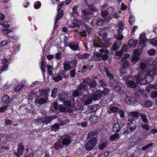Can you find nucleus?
Returning <instances> with one entry per match:
<instances>
[{
	"label": "nucleus",
	"mask_w": 157,
	"mask_h": 157,
	"mask_svg": "<svg viewBox=\"0 0 157 157\" xmlns=\"http://www.w3.org/2000/svg\"><path fill=\"white\" fill-rule=\"evenodd\" d=\"M157 75V69L152 66L144 71H140L136 77L137 81L140 84H144L150 82L152 80L153 77Z\"/></svg>",
	"instance_id": "nucleus-1"
},
{
	"label": "nucleus",
	"mask_w": 157,
	"mask_h": 157,
	"mask_svg": "<svg viewBox=\"0 0 157 157\" xmlns=\"http://www.w3.org/2000/svg\"><path fill=\"white\" fill-rule=\"evenodd\" d=\"M107 34L101 31L99 33V36L94 42V45L95 47H108L111 43L110 39H107Z\"/></svg>",
	"instance_id": "nucleus-2"
},
{
	"label": "nucleus",
	"mask_w": 157,
	"mask_h": 157,
	"mask_svg": "<svg viewBox=\"0 0 157 157\" xmlns=\"http://www.w3.org/2000/svg\"><path fill=\"white\" fill-rule=\"evenodd\" d=\"M16 136L13 134H0V143L5 144L10 141H12L16 137Z\"/></svg>",
	"instance_id": "nucleus-3"
},
{
	"label": "nucleus",
	"mask_w": 157,
	"mask_h": 157,
	"mask_svg": "<svg viewBox=\"0 0 157 157\" xmlns=\"http://www.w3.org/2000/svg\"><path fill=\"white\" fill-rule=\"evenodd\" d=\"M87 88V83L85 82L81 83L79 86L78 89L74 92L73 96L76 97L82 95L84 93V91L86 90Z\"/></svg>",
	"instance_id": "nucleus-4"
},
{
	"label": "nucleus",
	"mask_w": 157,
	"mask_h": 157,
	"mask_svg": "<svg viewBox=\"0 0 157 157\" xmlns=\"http://www.w3.org/2000/svg\"><path fill=\"white\" fill-rule=\"evenodd\" d=\"M63 5V2H62L59 4L58 6V12L57 16L56 18L55 21V27H56L57 26V22L58 21L61 19L63 15V13L62 10H61V8Z\"/></svg>",
	"instance_id": "nucleus-5"
},
{
	"label": "nucleus",
	"mask_w": 157,
	"mask_h": 157,
	"mask_svg": "<svg viewBox=\"0 0 157 157\" xmlns=\"http://www.w3.org/2000/svg\"><path fill=\"white\" fill-rule=\"evenodd\" d=\"M137 75L135 76V80L136 82H134L132 80V77L131 76H128L125 77L126 82L127 85L131 88H135L137 86L139 82H138L136 81V77Z\"/></svg>",
	"instance_id": "nucleus-6"
},
{
	"label": "nucleus",
	"mask_w": 157,
	"mask_h": 157,
	"mask_svg": "<svg viewBox=\"0 0 157 157\" xmlns=\"http://www.w3.org/2000/svg\"><path fill=\"white\" fill-rule=\"evenodd\" d=\"M97 11L95 8L92 6H90L87 9H85L82 10V17L83 19L86 18V16L89 14H92V12H95Z\"/></svg>",
	"instance_id": "nucleus-7"
},
{
	"label": "nucleus",
	"mask_w": 157,
	"mask_h": 157,
	"mask_svg": "<svg viewBox=\"0 0 157 157\" xmlns=\"http://www.w3.org/2000/svg\"><path fill=\"white\" fill-rule=\"evenodd\" d=\"M109 85L116 91H120L121 90V87L119 85V84L113 79H111L110 80Z\"/></svg>",
	"instance_id": "nucleus-8"
},
{
	"label": "nucleus",
	"mask_w": 157,
	"mask_h": 157,
	"mask_svg": "<svg viewBox=\"0 0 157 157\" xmlns=\"http://www.w3.org/2000/svg\"><path fill=\"white\" fill-rule=\"evenodd\" d=\"M97 140L96 138L94 137L88 141L86 145V148L87 150H90L97 144Z\"/></svg>",
	"instance_id": "nucleus-9"
},
{
	"label": "nucleus",
	"mask_w": 157,
	"mask_h": 157,
	"mask_svg": "<svg viewBox=\"0 0 157 157\" xmlns=\"http://www.w3.org/2000/svg\"><path fill=\"white\" fill-rule=\"evenodd\" d=\"M60 140L63 145L65 146L69 145L71 141L70 136L68 135L62 136L60 138Z\"/></svg>",
	"instance_id": "nucleus-10"
},
{
	"label": "nucleus",
	"mask_w": 157,
	"mask_h": 157,
	"mask_svg": "<svg viewBox=\"0 0 157 157\" xmlns=\"http://www.w3.org/2000/svg\"><path fill=\"white\" fill-rule=\"evenodd\" d=\"M139 39L140 40L139 43L141 46L143 48L145 47L146 39L145 37V34L144 33H141L140 34Z\"/></svg>",
	"instance_id": "nucleus-11"
},
{
	"label": "nucleus",
	"mask_w": 157,
	"mask_h": 157,
	"mask_svg": "<svg viewBox=\"0 0 157 157\" xmlns=\"http://www.w3.org/2000/svg\"><path fill=\"white\" fill-rule=\"evenodd\" d=\"M125 102L128 105H133L136 103L137 101L131 96H126L124 98Z\"/></svg>",
	"instance_id": "nucleus-12"
},
{
	"label": "nucleus",
	"mask_w": 157,
	"mask_h": 157,
	"mask_svg": "<svg viewBox=\"0 0 157 157\" xmlns=\"http://www.w3.org/2000/svg\"><path fill=\"white\" fill-rule=\"evenodd\" d=\"M103 95L102 91L100 90H97L95 94L92 96V99L94 101L98 100Z\"/></svg>",
	"instance_id": "nucleus-13"
},
{
	"label": "nucleus",
	"mask_w": 157,
	"mask_h": 157,
	"mask_svg": "<svg viewBox=\"0 0 157 157\" xmlns=\"http://www.w3.org/2000/svg\"><path fill=\"white\" fill-rule=\"evenodd\" d=\"M108 54H102L101 53L95 52H94V56H96L98 58L101 57V59L104 60H106L109 57Z\"/></svg>",
	"instance_id": "nucleus-14"
},
{
	"label": "nucleus",
	"mask_w": 157,
	"mask_h": 157,
	"mask_svg": "<svg viewBox=\"0 0 157 157\" xmlns=\"http://www.w3.org/2000/svg\"><path fill=\"white\" fill-rule=\"evenodd\" d=\"M90 88L88 89L87 90L88 93L89 95L92 94L94 90V87L96 85V83L95 81L91 82L89 84Z\"/></svg>",
	"instance_id": "nucleus-15"
},
{
	"label": "nucleus",
	"mask_w": 157,
	"mask_h": 157,
	"mask_svg": "<svg viewBox=\"0 0 157 157\" xmlns=\"http://www.w3.org/2000/svg\"><path fill=\"white\" fill-rule=\"evenodd\" d=\"M10 101V97L7 95H5L2 98V105H9Z\"/></svg>",
	"instance_id": "nucleus-16"
},
{
	"label": "nucleus",
	"mask_w": 157,
	"mask_h": 157,
	"mask_svg": "<svg viewBox=\"0 0 157 157\" xmlns=\"http://www.w3.org/2000/svg\"><path fill=\"white\" fill-rule=\"evenodd\" d=\"M47 98L36 99L35 101V103L37 106H40L41 105L46 103L47 101Z\"/></svg>",
	"instance_id": "nucleus-17"
},
{
	"label": "nucleus",
	"mask_w": 157,
	"mask_h": 157,
	"mask_svg": "<svg viewBox=\"0 0 157 157\" xmlns=\"http://www.w3.org/2000/svg\"><path fill=\"white\" fill-rule=\"evenodd\" d=\"M119 111V108L113 105H111L109 107L107 112L109 114L117 112Z\"/></svg>",
	"instance_id": "nucleus-18"
},
{
	"label": "nucleus",
	"mask_w": 157,
	"mask_h": 157,
	"mask_svg": "<svg viewBox=\"0 0 157 157\" xmlns=\"http://www.w3.org/2000/svg\"><path fill=\"white\" fill-rule=\"evenodd\" d=\"M82 25V22L80 21H78L76 22L75 21L71 23H68V26L71 28H74L79 27Z\"/></svg>",
	"instance_id": "nucleus-19"
},
{
	"label": "nucleus",
	"mask_w": 157,
	"mask_h": 157,
	"mask_svg": "<svg viewBox=\"0 0 157 157\" xmlns=\"http://www.w3.org/2000/svg\"><path fill=\"white\" fill-rule=\"evenodd\" d=\"M24 150L23 146L21 144H19L17 148V151L15 152L14 153L17 156H19L23 154Z\"/></svg>",
	"instance_id": "nucleus-20"
},
{
	"label": "nucleus",
	"mask_w": 157,
	"mask_h": 157,
	"mask_svg": "<svg viewBox=\"0 0 157 157\" xmlns=\"http://www.w3.org/2000/svg\"><path fill=\"white\" fill-rule=\"evenodd\" d=\"M67 47H69L72 50L76 51L78 49L79 46L78 44H75L74 42L71 41Z\"/></svg>",
	"instance_id": "nucleus-21"
},
{
	"label": "nucleus",
	"mask_w": 157,
	"mask_h": 157,
	"mask_svg": "<svg viewBox=\"0 0 157 157\" xmlns=\"http://www.w3.org/2000/svg\"><path fill=\"white\" fill-rule=\"evenodd\" d=\"M128 125L131 131H133L136 129V124L133 123L132 121L130 119L128 121Z\"/></svg>",
	"instance_id": "nucleus-22"
},
{
	"label": "nucleus",
	"mask_w": 157,
	"mask_h": 157,
	"mask_svg": "<svg viewBox=\"0 0 157 157\" xmlns=\"http://www.w3.org/2000/svg\"><path fill=\"white\" fill-rule=\"evenodd\" d=\"M63 145L62 143V142L61 141V140L60 139L54 145V147L55 150H59L60 148L63 147Z\"/></svg>",
	"instance_id": "nucleus-23"
},
{
	"label": "nucleus",
	"mask_w": 157,
	"mask_h": 157,
	"mask_svg": "<svg viewBox=\"0 0 157 157\" xmlns=\"http://www.w3.org/2000/svg\"><path fill=\"white\" fill-rule=\"evenodd\" d=\"M140 104L142 106L146 107H149L152 105L151 102L149 101L143 100L140 102Z\"/></svg>",
	"instance_id": "nucleus-24"
},
{
	"label": "nucleus",
	"mask_w": 157,
	"mask_h": 157,
	"mask_svg": "<svg viewBox=\"0 0 157 157\" xmlns=\"http://www.w3.org/2000/svg\"><path fill=\"white\" fill-rule=\"evenodd\" d=\"M59 110L61 112L71 113L73 111V109L72 108H67L66 109L63 106H60L59 108Z\"/></svg>",
	"instance_id": "nucleus-25"
},
{
	"label": "nucleus",
	"mask_w": 157,
	"mask_h": 157,
	"mask_svg": "<svg viewBox=\"0 0 157 157\" xmlns=\"http://www.w3.org/2000/svg\"><path fill=\"white\" fill-rule=\"evenodd\" d=\"M137 40H136L131 39L128 41V45L130 47L135 48L137 44Z\"/></svg>",
	"instance_id": "nucleus-26"
},
{
	"label": "nucleus",
	"mask_w": 157,
	"mask_h": 157,
	"mask_svg": "<svg viewBox=\"0 0 157 157\" xmlns=\"http://www.w3.org/2000/svg\"><path fill=\"white\" fill-rule=\"evenodd\" d=\"M120 137V135L118 133H115L112 135L109 138V139L112 141H115L118 140Z\"/></svg>",
	"instance_id": "nucleus-27"
},
{
	"label": "nucleus",
	"mask_w": 157,
	"mask_h": 157,
	"mask_svg": "<svg viewBox=\"0 0 157 157\" xmlns=\"http://www.w3.org/2000/svg\"><path fill=\"white\" fill-rule=\"evenodd\" d=\"M55 118H54L53 117H44V119L45 120L44 121V124H47L48 123L50 122L52 120Z\"/></svg>",
	"instance_id": "nucleus-28"
},
{
	"label": "nucleus",
	"mask_w": 157,
	"mask_h": 157,
	"mask_svg": "<svg viewBox=\"0 0 157 157\" xmlns=\"http://www.w3.org/2000/svg\"><path fill=\"white\" fill-rule=\"evenodd\" d=\"M157 88L156 86L153 85L151 84H148L145 87L146 90L149 93L151 90L155 89Z\"/></svg>",
	"instance_id": "nucleus-29"
},
{
	"label": "nucleus",
	"mask_w": 157,
	"mask_h": 157,
	"mask_svg": "<svg viewBox=\"0 0 157 157\" xmlns=\"http://www.w3.org/2000/svg\"><path fill=\"white\" fill-rule=\"evenodd\" d=\"M120 126L119 123H115L113 127V130L115 132H118L120 129Z\"/></svg>",
	"instance_id": "nucleus-30"
},
{
	"label": "nucleus",
	"mask_w": 157,
	"mask_h": 157,
	"mask_svg": "<svg viewBox=\"0 0 157 157\" xmlns=\"http://www.w3.org/2000/svg\"><path fill=\"white\" fill-rule=\"evenodd\" d=\"M39 92L41 95L47 96L49 93L50 90L49 89L40 90Z\"/></svg>",
	"instance_id": "nucleus-31"
},
{
	"label": "nucleus",
	"mask_w": 157,
	"mask_h": 157,
	"mask_svg": "<svg viewBox=\"0 0 157 157\" xmlns=\"http://www.w3.org/2000/svg\"><path fill=\"white\" fill-rule=\"evenodd\" d=\"M121 61L123 63V66L124 69L128 67V62L124 59H122Z\"/></svg>",
	"instance_id": "nucleus-32"
},
{
	"label": "nucleus",
	"mask_w": 157,
	"mask_h": 157,
	"mask_svg": "<svg viewBox=\"0 0 157 157\" xmlns=\"http://www.w3.org/2000/svg\"><path fill=\"white\" fill-rule=\"evenodd\" d=\"M63 64L64 71H68L71 69V66L68 62H65Z\"/></svg>",
	"instance_id": "nucleus-33"
},
{
	"label": "nucleus",
	"mask_w": 157,
	"mask_h": 157,
	"mask_svg": "<svg viewBox=\"0 0 157 157\" xmlns=\"http://www.w3.org/2000/svg\"><path fill=\"white\" fill-rule=\"evenodd\" d=\"M59 127V125L58 123H56L51 127L52 130L54 131H57Z\"/></svg>",
	"instance_id": "nucleus-34"
},
{
	"label": "nucleus",
	"mask_w": 157,
	"mask_h": 157,
	"mask_svg": "<svg viewBox=\"0 0 157 157\" xmlns=\"http://www.w3.org/2000/svg\"><path fill=\"white\" fill-rule=\"evenodd\" d=\"M118 27V32L119 33H121L122 32L123 29V23L122 22H121L119 23Z\"/></svg>",
	"instance_id": "nucleus-35"
},
{
	"label": "nucleus",
	"mask_w": 157,
	"mask_h": 157,
	"mask_svg": "<svg viewBox=\"0 0 157 157\" xmlns=\"http://www.w3.org/2000/svg\"><path fill=\"white\" fill-rule=\"evenodd\" d=\"M142 49H136L133 52V54L134 55H136L138 56L141 54Z\"/></svg>",
	"instance_id": "nucleus-36"
},
{
	"label": "nucleus",
	"mask_w": 157,
	"mask_h": 157,
	"mask_svg": "<svg viewBox=\"0 0 157 157\" xmlns=\"http://www.w3.org/2000/svg\"><path fill=\"white\" fill-rule=\"evenodd\" d=\"M97 132L96 131H94L89 133L88 135V139H90L93 136L96 135Z\"/></svg>",
	"instance_id": "nucleus-37"
},
{
	"label": "nucleus",
	"mask_w": 157,
	"mask_h": 157,
	"mask_svg": "<svg viewBox=\"0 0 157 157\" xmlns=\"http://www.w3.org/2000/svg\"><path fill=\"white\" fill-rule=\"evenodd\" d=\"M77 8V7L76 6H75L73 8V12L72 13V15L73 17H77L78 16Z\"/></svg>",
	"instance_id": "nucleus-38"
},
{
	"label": "nucleus",
	"mask_w": 157,
	"mask_h": 157,
	"mask_svg": "<svg viewBox=\"0 0 157 157\" xmlns=\"http://www.w3.org/2000/svg\"><path fill=\"white\" fill-rule=\"evenodd\" d=\"M141 117L143 122L144 123H147L148 120L147 119V116L146 114H141Z\"/></svg>",
	"instance_id": "nucleus-39"
},
{
	"label": "nucleus",
	"mask_w": 157,
	"mask_h": 157,
	"mask_svg": "<svg viewBox=\"0 0 157 157\" xmlns=\"http://www.w3.org/2000/svg\"><path fill=\"white\" fill-rule=\"evenodd\" d=\"M104 71H105L107 76L110 78V80L111 79H113V75L109 73V71L108 70V69L106 68H105ZM110 80H109L110 81Z\"/></svg>",
	"instance_id": "nucleus-40"
},
{
	"label": "nucleus",
	"mask_w": 157,
	"mask_h": 157,
	"mask_svg": "<svg viewBox=\"0 0 157 157\" xmlns=\"http://www.w3.org/2000/svg\"><path fill=\"white\" fill-rule=\"evenodd\" d=\"M57 91V88H54L52 90L51 97L53 98H55L56 96V94Z\"/></svg>",
	"instance_id": "nucleus-41"
},
{
	"label": "nucleus",
	"mask_w": 157,
	"mask_h": 157,
	"mask_svg": "<svg viewBox=\"0 0 157 157\" xmlns=\"http://www.w3.org/2000/svg\"><path fill=\"white\" fill-rule=\"evenodd\" d=\"M60 101H62L63 103L67 107H69L71 105V103L70 101H63V100L62 99H60Z\"/></svg>",
	"instance_id": "nucleus-42"
},
{
	"label": "nucleus",
	"mask_w": 157,
	"mask_h": 157,
	"mask_svg": "<svg viewBox=\"0 0 157 157\" xmlns=\"http://www.w3.org/2000/svg\"><path fill=\"white\" fill-rule=\"evenodd\" d=\"M149 42L154 46H157V37L150 40Z\"/></svg>",
	"instance_id": "nucleus-43"
},
{
	"label": "nucleus",
	"mask_w": 157,
	"mask_h": 157,
	"mask_svg": "<svg viewBox=\"0 0 157 157\" xmlns=\"http://www.w3.org/2000/svg\"><path fill=\"white\" fill-rule=\"evenodd\" d=\"M103 22V20L99 18L95 22V24L97 25L100 26L102 25Z\"/></svg>",
	"instance_id": "nucleus-44"
},
{
	"label": "nucleus",
	"mask_w": 157,
	"mask_h": 157,
	"mask_svg": "<svg viewBox=\"0 0 157 157\" xmlns=\"http://www.w3.org/2000/svg\"><path fill=\"white\" fill-rule=\"evenodd\" d=\"M129 115L133 117H137L138 115V113L137 112H131Z\"/></svg>",
	"instance_id": "nucleus-45"
},
{
	"label": "nucleus",
	"mask_w": 157,
	"mask_h": 157,
	"mask_svg": "<svg viewBox=\"0 0 157 157\" xmlns=\"http://www.w3.org/2000/svg\"><path fill=\"white\" fill-rule=\"evenodd\" d=\"M139 59V56L136 55H133L132 56V61L133 63H136Z\"/></svg>",
	"instance_id": "nucleus-46"
},
{
	"label": "nucleus",
	"mask_w": 157,
	"mask_h": 157,
	"mask_svg": "<svg viewBox=\"0 0 157 157\" xmlns=\"http://www.w3.org/2000/svg\"><path fill=\"white\" fill-rule=\"evenodd\" d=\"M156 51L155 49H151L147 52V54L150 55L152 56L154 55Z\"/></svg>",
	"instance_id": "nucleus-47"
},
{
	"label": "nucleus",
	"mask_w": 157,
	"mask_h": 157,
	"mask_svg": "<svg viewBox=\"0 0 157 157\" xmlns=\"http://www.w3.org/2000/svg\"><path fill=\"white\" fill-rule=\"evenodd\" d=\"M153 143H150L146 145V146H144L142 147V150L143 151H145L147 150L149 147H151L152 145H153Z\"/></svg>",
	"instance_id": "nucleus-48"
},
{
	"label": "nucleus",
	"mask_w": 157,
	"mask_h": 157,
	"mask_svg": "<svg viewBox=\"0 0 157 157\" xmlns=\"http://www.w3.org/2000/svg\"><path fill=\"white\" fill-rule=\"evenodd\" d=\"M90 54L88 53H84L82 55H81L79 56V58L81 59H85L88 57Z\"/></svg>",
	"instance_id": "nucleus-49"
},
{
	"label": "nucleus",
	"mask_w": 157,
	"mask_h": 157,
	"mask_svg": "<svg viewBox=\"0 0 157 157\" xmlns=\"http://www.w3.org/2000/svg\"><path fill=\"white\" fill-rule=\"evenodd\" d=\"M146 63L143 62H141L140 64V67L141 70L144 69L146 67Z\"/></svg>",
	"instance_id": "nucleus-50"
},
{
	"label": "nucleus",
	"mask_w": 157,
	"mask_h": 157,
	"mask_svg": "<svg viewBox=\"0 0 157 157\" xmlns=\"http://www.w3.org/2000/svg\"><path fill=\"white\" fill-rule=\"evenodd\" d=\"M41 5V3L39 2H35L34 4V7L36 9H38L40 7Z\"/></svg>",
	"instance_id": "nucleus-51"
},
{
	"label": "nucleus",
	"mask_w": 157,
	"mask_h": 157,
	"mask_svg": "<svg viewBox=\"0 0 157 157\" xmlns=\"http://www.w3.org/2000/svg\"><path fill=\"white\" fill-rule=\"evenodd\" d=\"M12 121L9 119H6L5 120V124L8 125H10L13 123Z\"/></svg>",
	"instance_id": "nucleus-52"
},
{
	"label": "nucleus",
	"mask_w": 157,
	"mask_h": 157,
	"mask_svg": "<svg viewBox=\"0 0 157 157\" xmlns=\"http://www.w3.org/2000/svg\"><path fill=\"white\" fill-rule=\"evenodd\" d=\"M135 21L134 17L132 16H130L129 19V22L130 24L131 25L133 24Z\"/></svg>",
	"instance_id": "nucleus-53"
},
{
	"label": "nucleus",
	"mask_w": 157,
	"mask_h": 157,
	"mask_svg": "<svg viewBox=\"0 0 157 157\" xmlns=\"http://www.w3.org/2000/svg\"><path fill=\"white\" fill-rule=\"evenodd\" d=\"M103 88L104 90L102 91L103 93V95H105L108 94L109 93V90L106 87L104 88Z\"/></svg>",
	"instance_id": "nucleus-54"
},
{
	"label": "nucleus",
	"mask_w": 157,
	"mask_h": 157,
	"mask_svg": "<svg viewBox=\"0 0 157 157\" xmlns=\"http://www.w3.org/2000/svg\"><path fill=\"white\" fill-rule=\"evenodd\" d=\"M48 72L50 75H52V67L50 65L48 66Z\"/></svg>",
	"instance_id": "nucleus-55"
},
{
	"label": "nucleus",
	"mask_w": 157,
	"mask_h": 157,
	"mask_svg": "<svg viewBox=\"0 0 157 157\" xmlns=\"http://www.w3.org/2000/svg\"><path fill=\"white\" fill-rule=\"evenodd\" d=\"M8 42L6 40H3L0 43V48L4 47L7 44Z\"/></svg>",
	"instance_id": "nucleus-56"
},
{
	"label": "nucleus",
	"mask_w": 157,
	"mask_h": 157,
	"mask_svg": "<svg viewBox=\"0 0 157 157\" xmlns=\"http://www.w3.org/2000/svg\"><path fill=\"white\" fill-rule=\"evenodd\" d=\"M62 78L60 75H58L56 77H53V80L55 81H59L61 80Z\"/></svg>",
	"instance_id": "nucleus-57"
},
{
	"label": "nucleus",
	"mask_w": 157,
	"mask_h": 157,
	"mask_svg": "<svg viewBox=\"0 0 157 157\" xmlns=\"http://www.w3.org/2000/svg\"><path fill=\"white\" fill-rule=\"evenodd\" d=\"M2 107H0V112L2 113L5 112L8 106L6 105H3Z\"/></svg>",
	"instance_id": "nucleus-58"
},
{
	"label": "nucleus",
	"mask_w": 157,
	"mask_h": 157,
	"mask_svg": "<svg viewBox=\"0 0 157 157\" xmlns=\"http://www.w3.org/2000/svg\"><path fill=\"white\" fill-rule=\"evenodd\" d=\"M8 69V65H3V66L1 68V70L2 71H7Z\"/></svg>",
	"instance_id": "nucleus-59"
},
{
	"label": "nucleus",
	"mask_w": 157,
	"mask_h": 157,
	"mask_svg": "<svg viewBox=\"0 0 157 157\" xmlns=\"http://www.w3.org/2000/svg\"><path fill=\"white\" fill-rule=\"evenodd\" d=\"M100 53H104L106 54H108L109 53V50L106 48H101L99 50Z\"/></svg>",
	"instance_id": "nucleus-60"
},
{
	"label": "nucleus",
	"mask_w": 157,
	"mask_h": 157,
	"mask_svg": "<svg viewBox=\"0 0 157 157\" xmlns=\"http://www.w3.org/2000/svg\"><path fill=\"white\" fill-rule=\"evenodd\" d=\"M97 119V117H96L93 116L90 117V120L92 123H95L97 122V121H96V119Z\"/></svg>",
	"instance_id": "nucleus-61"
},
{
	"label": "nucleus",
	"mask_w": 157,
	"mask_h": 157,
	"mask_svg": "<svg viewBox=\"0 0 157 157\" xmlns=\"http://www.w3.org/2000/svg\"><path fill=\"white\" fill-rule=\"evenodd\" d=\"M151 97L153 98L157 97V91H153L151 94Z\"/></svg>",
	"instance_id": "nucleus-62"
},
{
	"label": "nucleus",
	"mask_w": 157,
	"mask_h": 157,
	"mask_svg": "<svg viewBox=\"0 0 157 157\" xmlns=\"http://www.w3.org/2000/svg\"><path fill=\"white\" fill-rule=\"evenodd\" d=\"M107 146L106 143H103L100 144L99 146V148L100 150H103Z\"/></svg>",
	"instance_id": "nucleus-63"
},
{
	"label": "nucleus",
	"mask_w": 157,
	"mask_h": 157,
	"mask_svg": "<svg viewBox=\"0 0 157 157\" xmlns=\"http://www.w3.org/2000/svg\"><path fill=\"white\" fill-rule=\"evenodd\" d=\"M99 84L101 87L103 88L106 87V85L105 82L102 80H101L99 82Z\"/></svg>",
	"instance_id": "nucleus-64"
}]
</instances>
